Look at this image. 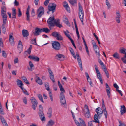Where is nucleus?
I'll list each match as a JSON object with an SVG mask.
<instances>
[{
	"mask_svg": "<svg viewBox=\"0 0 126 126\" xmlns=\"http://www.w3.org/2000/svg\"><path fill=\"white\" fill-rule=\"evenodd\" d=\"M47 22L48 26L50 30L52 29V27H54L55 25L60 28L63 27L62 25L60 24V19H55L54 16L50 17L47 20Z\"/></svg>",
	"mask_w": 126,
	"mask_h": 126,
	"instance_id": "obj_1",
	"label": "nucleus"
},
{
	"mask_svg": "<svg viewBox=\"0 0 126 126\" xmlns=\"http://www.w3.org/2000/svg\"><path fill=\"white\" fill-rule=\"evenodd\" d=\"M58 84L60 88V90L61 91L60 95L61 102L62 105H64L66 103L65 97L63 94L65 92V91L59 81H58Z\"/></svg>",
	"mask_w": 126,
	"mask_h": 126,
	"instance_id": "obj_2",
	"label": "nucleus"
},
{
	"mask_svg": "<svg viewBox=\"0 0 126 126\" xmlns=\"http://www.w3.org/2000/svg\"><path fill=\"white\" fill-rule=\"evenodd\" d=\"M96 112L97 114H95L94 117V120H93V122L95 123L99 124L100 122L98 119H100L103 114V110L100 108L98 107L96 109Z\"/></svg>",
	"mask_w": 126,
	"mask_h": 126,
	"instance_id": "obj_3",
	"label": "nucleus"
},
{
	"mask_svg": "<svg viewBox=\"0 0 126 126\" xmlns=\"http://www.w3.org/2000/svg\"><path fill=\"white\" fill-rule=\"evenodd\" d=\"M79 16L82 22H83L84 12L80 3H79Z\"/></svg>",
	"mask_w": 126,
	"mask_h": 126,
	"instance_id": "obj_4",
	"label": "nucleus"
},
{
	"mask_svg": "<svg viewBox=\"0 0 126 126\" xmlns=\"http://www.w3.org/2000/svg\"><path fill=\"white\" fill-rule=\"evenodd\" d=\"M43 108L41 105H39V108L38 114L41 120L42 121H45V115L43 112Z\"/></svg>",
	"mask_w": 126,
	"mask_h": 126,
	"instance_id": "obj_5",
	"label": "nucleus"
},
{
	"mask_svg": "<svg viewBox=\"0 0 126 126\" xmlns=\"http://www.w3.org/2000/svg\"><path fill=\"white\" fill-rule=\"evenodd\" d=\"M44 8L42 6H40L39 8L37 9V18H40L44 14Z\"/></svg>",
	"mask_w": 126,
	"mask_h": 126,
	"instance_id": "obj_6",
	"label": "nucleus"
},
{
	"mask_svg": "<svg viewBox=\"0 0 126 126\" xmlns=\"http://www.w3.org/2000/svg\"><path fill=\"white\" fill-rule=\"evenodd\" d=\"M1 15L2 17V19H7V15L6 14V8L4 6H2L1 7Z\"/></svg>",
	"mask_w": 126,
	"mask_h": 126,
	"instance_id": "obj_7",
	"label": "nucleus"
},
{
	"mask_svg": "<svg viewBox=\"0 0 126 126\" xmlns=\"http://www.w3.org/2000/svg\"><path fill=\"white\" fill-rule=\"evenodd\" d=\"M56 5L53 3H50L48 7V9L49 11H51L52 13H53L56 10Z\"/></svg>",
	"mask_w": 126,
	"mask_h": 126,
	"instance_id": "obj_8",
	"label": "nucleus"
},
{
	"mask_svg": "<svg viewBox=\"0 0 126 126\" xmlns=\"http://www.w3.org/2000/svg\"><path fill=\"white\" fill-rule=\"evenodd\" d=\"M32 105V108L34 110L36 109V108L37 106L38 103L36 99L34 97H32L30 99Z\"/></svg>",
	"mask_w": 126,
	"mask_h": 126,
	"instance_id": "obj_9",
	"label": "nucleus"
},
{
	"mask_svg": "<svg viewBox=\"0 0 126 126\" xmlns=\"http://www.w3.org/2000/svg\"><path fill=\"white\" fill-rule=\"evenodd\" d=\"M52 46L53 48L56 50H59L61 48L60 44L57 41H54L52 43Z\"/></svg>",
	"mask_w": 126,
	"mask_h": 126,
	"instance_id": "obj_10",
	"label": "nucleus"
},
{
	"mask_svg": "<svg viewBox=\"0 0 126 126\" xmlns=\"http://www.w3.org/2000/svg\"><path fill=\"white\" fill-rule=\"evenodd\" d=\"M2 20L3 23L1 25V28L2 32L5 33L6 32V30L5 26L6 23L7 19H2Z\"/></svg>",
	"mask_w": 126,
	"mask_h": 126,
	"instance_id": "obj_11",
	"label": "nucleus"
},
{
	"mask_svg": "<svg viewBox=\"0 0 126 126\" xmlns=\"http://www.w3.org/2000/svg\"><path fill=\"white\" fill-rule=\"evenodd\" d=\"M55 58L58 60L63 61L64 60V56L63 54H56L55 56Z\"/></svg>",
	"mask_w": 126,
	"mask_h": 126,
	"instance_id": "obj_12",
	"label": "nucleus"
},
{
	"mask_svg": "<svg viewBox=\"0 0 126 126\" xmlns=\"http://www.w3.org/2000/svg\"><path fill=\"white\" fill-rule=\"evenodd\" d=\"M84 108H86L87 110V112L84 113V115L85 117L87 118H89L90 117V110L88 107V106L85 105L84 106Z\"/></svg>",
	"mask_w": 126,
	"mask_h": 126,
	"instance_id": "obj_13",
	"label": "nucleus"
},
{
	"mask_svg": "<svg viewBox=\"0 0 126 126\" xmlns=\"http://www.w3.org/2000/svg\"><path fill=\"white\" fill-rule=\"evenodd\" d=\"M76 56L78 57L77 58V61H78V64L79 65V66L80 68L81 71H82V63L81 60V59L80 58V57L79 55L78 54H76Z\"/></svg>",
	"mask_w": 126,
	"mask_h": 126,
	"instance_id": "obj_14",
	"label": "nucleus"
},
{
	"mask_svg": "<svg viewBox=\"0 0 126 126\" xmlns=\"http://www.w3.org/2000/svg\"><path fill=\"white\" fill-rule=\"evenodd\" d=\"M42 30L41 29L36 28L35 32H33L34 35L37 36L39 35L40 34V33L42 32Z\"/></svg>",
	"mask_w": 126,
	"mask_h": 126,
	"instance_id": "obj_15",
	"label": "nucleus"
},
{
	"mask_svg": "<svg viewBox=\"0 0 126 126\" xmlns=\"http://www.w3.org/2000/svg\"><path fill=\"white\" fill-rule=\"evenodd\" d=\"M48 71L50 75V77L53 82H55V79L53 73L50 69H48Z\"/></svg>",
	"mask_w": 126,
	"mask_h": 126,
	"instance_id": "obj_16",
	"label": "nucleus"
},
{
	"mask_svg": "<svg viewBox=\"0 0 126 126\" xmlns=\"http://www.w3.org/2000/svg\"><path fill=\"white\" fill-rule=\"evenodd\" d=\"M48 71L50 75V77L53 82H55V79L53 73L50 69H48Z\"/></svg>",
	"mask_w": 126,
	"mask_h": 126,
	"instance_id": "obj_17",
	"label": "nucleus"
},
{
	"mask_svg": "<svg viewBox=\"0 0 126 126\" xmlns=\"http://www.w3.org/2000/svg\"><path fill=\"white\" fill-rule=\"evenodd\" d=\"M120 112L121 115H123L126 112V108L124 105H121L120 106Z\"/></svg>",
	"mask_w": 126,
	"mask_h": 126,
	"instance_id": "obj_18",
	"label": "nucleus"
},
{
	"mask_svg": "<svg viewBox=\"0 0 126 126\" xmlns=\"http://www.w3.org/2000/svg\"><path fill=\"white\" fill-rule=\"evenodd\" d=\"M28 57L30 59H32L34 61L37 62L39 61V58L35 55H30L28 56Z\"/></svg>",
	"mask_w": 126,
	"mask_h": 126,
	"instance_id": "obj_19",
	"label": "nucleus"
},
{
	"mask_svg": "<svg viewBox=\"0 0 126 126\" xmlns=\"http://www.w3.org/2000/svg\"><path fill=\"white\" fill-rule=\"evenodd\" d=\"M106 91L107 94V95L109 98H110V88L108 84L106 83Z\"/></svg>",
	"mask_w": 126,
	"mask_h": 126,
	"instance_id": "obj_20",
	"label": "nucleus"
},
{
	"mask_svg": "<svg viewBox=\"0 0 126 126\" xmlns=\"http://www.w3.org/2000/svg\"><path fill=\"white\" fill-rule=\"evenodd\" d=\"M22 32V35L24 37H27L29 35V32L27 30L23 29Z\"/></svg>",
	"mask_w": 126,
	"mask_h": 126,
	"instance_id": "obj_21",
	"label": "nucleus"
},
{
	"mask_svg": "<svg viewBox=\"0 0 126 126\" xmlns=\"http://www.w3.org/2000/svg\"><path fill=\"white\" fill-rule=\"evenodd\" d=\"M74 22L75 25V27L76 28V30L77 34V35L78 37V39L79 38L80 36L79 34V33L78 31V29L77 27V25L76 24V20L75 19H74Z\"/></svg>",
	"mask_w": 126,
	"mask_h": 126,
	"instance_id": "obj_22",
	"label": "nucleus"
},
{
	"mask_svg": "<svg viewBox=\"0 0 126 126\" xmlns=\"http://www.w3.org/2000/svg\"><path fill=\"white\" fill-rule=\"evenodd\" d=\"M0 118L1 122L3 125L4 126H8V125L7 123L6 120H5L4 118L2 116H0Z\"/></svg>",
	"mask_w": 126,
	"mask_h": 126,
	"instance_id": "obj_23",
	"label": "nucleus"
},
{
	"mask_svg": "<svg viewBox=\"0 0 126 126\" xmlns=\"http://www.w3.org/2000/svg\"><path fill=\"white\" fill-rule=\"evenodd\" d=\"M9 42L12 46H14L15 44L14 39L13 37V36L11 34L9 35Z\"/></svg>",
	"mask_w": 126,
	"mask_h": 126,
	"instance_id": "obj_24",
	"label": "nucleus"
},
{
	"mask_svg": "<svg viewBox=\"0 0 126 126\" xmlns=\"http://www.w3.org/2000/svg\"><path fill=\"white\" fill-rule=\"evenodd\" d=\"M16 82L18 86L20 87L22 90H23V87H22V86L23 85V84L22 81L18 79L17 80Z\"/></svg>",
	"mask_w": 126,
	"mask_h": 126,
	"instance_id": "obj_25",
	"label": "nucleus"
},
{
	"mask_svg": "<svg viewBox=\"0 0 126 126\" xmlns=\"http://www.w3.org/2000/svg\"><path fill=\"white\" fill-rule=\"evenodd\" d=\"M63 5L67 11H70V8L67 2L64 1L63 2Z\"/></svg>",
	"mask_w": 126,
	"mask_h": 126,
	"instance_id": "obj_26",
	"label": "nucleus"
},
{
	"mask_svg": "<svg viewBox=\"0 0 126 126\" xmlns=\"http://www.w3.org/2000/svg\"><path fill=\"white\" fill-rule=\"evenodd\" d=\"M17 48L20 51L22 50L23 49V45L20 40L19 41L18 43Z\"/></svg>",
	"mask_w": 126,
	"mask_h": 126,
	"instance_id": "obj_27",
	"label": "nucleus"
},
{
	"mask_svg": "<svg viewBox=\"0 0 126 126\" xmlns=\"http://www.w3.org/2000/svg\"><path fill=\"white\" fill-rule=\"evenodd\" d=\"M29 65L30 66V68H28V69L30 71H31L32 70V68L34 67V65L32 63V62L31 61H30L29 62Z\"/></svg>",
	"mask_w": 126,
	"mask_h": 126,
	"instance_id": "obj_28",
	"label": "nucleus"
},
{
	"mask_svg": "<svg viewBox=\"0 0 126 126\" xmlns=\"http://www.w3.org/2000/svg\"><path fill=\"white\" fill-rule=\"evenodd\" d=\"M82 39L83 40L84 44L85 46V49H86V52L89 55V50H88V47L87 45L86 42L83 37H82Z\"/></svg>",
	"mask_w": 126,
	"mask_h": 126,
	"instance_id": "obj_29",
	"label": "nucleus"
},
{
	"mask_svg": "<svg viewBox=\"0 0 126 126\" xmlns=\"http://www.w3.org/2000/svg\"><path fill=\"white\" fill-rule=\"evenodd\" d=\"M54 121L51 119L48 121L46 126H52L54 124Z\"/></svg>",
	"mask_w": 126,
	"mask_h": 126,
	"instance_id": "obj_30",
	"label": "nucleus"
},
{
	"mask_svg": "<svg viewBox=\"0 0 126 126\" xmlns=\"http://www.w3.org/2000/svg\"><path fill=\"white\" fill-rule=\"evenodd\" d=\"M52 110L51 108H49L47 113V116L48 117L50 118L52 116Z\"/></svg>",
	"mask_w": 126,
	"mask_h": 126,
	"instance_id": "obj_31",
	"label": "nucleus"
},
{
	"mask_svg": "<svg viewBox=\"0 0 126 126\" xmlns=\"http://www.w3.org/2000/svg\"><path fill=\"white\" fill-rule=\"evenodd\" d=\"M36 82L40 85H42L43 84V82L41 80L39 77H37V79L36 80Z\"/></svg>",
	"mask_w": 126,
	"mask_h": 126,
	"instance_id": "obj_32",
	"label": "nucleus"
},
{
	"mask_svg": "<svg viewBox=\"0 0 126 126\" xmlns=\"http://www.w3.org/2000/svg\"><path fill=\"white\" fill-rule=\"evenodd\" d=\"M126 49L125 48L123 47H121L120 48V52L121 53L125 54L126 53Z\"/></svg>",
	"mask_w": 126,
	"mask_h": 126,
	"instance_id": "obj_33",
	"label": "nucleus"
},
{
	"mask_svg": "<svg viewBox=\"0 0 126 126\" xmlns=\"http://www.w3.org/2000/svg\"><path fill=\"white\" fill-rule=\"evenodd\" d=\"M22 80L27 84H29L30 83L28 81L27 79L25 76H24L22 77Z\"/></svg>",
	"mask_w": 126,
	"mask_h": 126,
	"instance_id": "obj_34",
	"label": "nucleus"
},
{
	"mask_svg": "<svg viewBox=\"0 0 126 126\" xmlns=\"http://www.w3.org/2000/svg\"><path fill=\"white\" fill-rule=\"evenodd\" d=\"M42 30V32H45L46 33H48L50 31L47 28H43L41 29Z\"/></svg>",
	"mask_w": 126,
	"mask_h": 126,
	"instance_id": "obj_35",
	"label": "nucleus"
},
{
	"mask_svg": "<svg viewBox=\"0 0 126 126\" xmlns=\"http://www.w3.org/2000/svg\"><path fill=\"white\" fill-rule=\"evenodd\" d=\"M63 20L64 22L69 26H70V24L69 23V21L67 17H65L63 19Z\"/></svg>",
	"mask_w": 126,
	"mask_h": 126,
	"instance_id": "obj_36",
	"label": "nucleus"
},
{
	"mask_svg": "<svg viewBox=\"0 0 126 126\" xmlns=\"http://www.w3.org/2000/svg\"><path fill=\"white\" fill-rule=\"evenodd\" d=\"M56 38V39L58 40H63V37L59 33Z\"/></svg>",
	"mask_w": 126,
	"mask_h": 126,
	"instance_id": "obj_37",
	"label": "nucleus"
},
{
	"mask_svg": "<svg viewBox=\"0 0 126 126\" xmlns=\"http://www.w3.org/2000/svg\"><path fill=\"white\" fill-rule=\"evenodd\" d=\"M37 96L39 99L43 103L44 102L43 100L42 96L40 94H38L37 95Z\"/></svg>",
	"mask_w": 126,
	"mask_h": 126,
	"instance_id": "obj_38",
	"label": "nucleus"
},
{
	"mask_svg": "<svg viewBox=\"0 0 126 126\" xmlns=\"http://www.w3.org/2000/svg\"><path fill=\"white\" fill-rule=\"evenodd\" d=\"M16 10L15 9L12 10V18H16Z\"/></svg>",
	"mask_w": 126,
	"mask_h": 126,
	"instance_id": "obj_39",
	"label": "nucleus"
},
{
	"mask_svg": "<svg viewBox=\"0 0 126 126\" xmlns=\"http://www.w3.org/2000/svg\"><path fill=\"white\" fill-rule=\"evenodd\" d=\"M59 33L56 32H54L52 33L51 35L53 37H56L58 35Z\"/></svg>",
	"mask_w": 126,
	"mask_h": 126,
	"instance_id": "obj_40",
	"label": "nucleus"
},
{
	"mask_svg": "<svg viewBox=\"0 0 126 126\" xmlns=\"http://www.w3.org/2000/svg\"><path fill=\"white\" fill-rule=\"evenodd\" d=\"M32 48V45H30V47L29 48L27 49V50L26 51L27 52L28 54H30L31 52V50Z\"/></svg>",
	"mask_w": 126,
	"mask_h": 126,
	"instance_id": "obj_41",
	"label": "nucleus"
},
{
	"mask_svg": "<svg viewBox=\"0 0 126 126\" xmlns=\"http://www.w3.org/2000/svg\"><path fill=\"white\" fill-rule=\"evenodd\" d=\"M79 121L80 123V124H81L84 126H85L86 124L84 121L81 118H79Z\"/></svg>",
	"mask_w": 126,
	"mask_h": 126,
	"instance_id": "obj_42",
	"label": "nucleus"
},
{
	"mask_svg": "<svg viewBox=\"0 0 126 126\" xmlns=\"http://www.w3.org/2000/svg\"><path fill=\"white\" fill-rule=\"evenodd\" d=\"M97 76L98 78L100 80L101 84H102L103 83V81L102 79L101 78V77L100 74L97 75Z\"/></svg>",
	"mask_w": 126,
	"mask_h": 126,
	"instance_id": "obj_43",
	"label": "nucleus"
},
{
	"mask_svg": "<svg viewBox=\"0 0 126 126\" xmlns=\"http://www.w3.org/2000/svg\"><path fill=\"white\" fill-rule=\"evenodd\" d=\"M45 85L46 90L47 91H49V88L48 83H45Z\"/></svg>",
	"mask_w": 126,
	"mask_h": 126,
	"instance_id": "obj_44",
	"label": "nucleus"
},
{
	"mask_svg": "<svg viewBox=\"0 0 126 126\" xmlns=\"http://www.w3.org/2000/svg\"><path fill=\"white\" fill-rule=\"evenodd\" d=\"M94 67L97 74H100V72L98 69V67L96 64H95L94 65Z\"/></svg>",
	"mask_w": 126,
	"mask_h": 126,
	"instance_id": "obj_45",
	"label": "nucleus"
},
{
	"mask_svg": "<svg viewBox=\"0 0 126 126\" xmlns=\"http://www.w3.org/2000/svg\"><path fill=\"white\" fill-rule=\"evenodd\" d=\"M69 49L71 54L72 55L73 54L74 55L75 54V53L74 51L73 50V48H72L71 47H69Z\"/></svg>",
	"mask_w": 126,
	"mask_h": 126,
	"instance_id": "obj_46",
	"label": "nucleus"
},
{
	"mask_svg": "<svg viewBox=\"0 0 126 126\" xmlns=\"http://www.w3.org/2000/svg\"><path fill=\"white\" fill-rule=\"evenodd\" d=\"M106 4L107 5V6H108V9L110 8L111 7V5L110 4V3H109V1L108 0H106Z\"/></svg>",
	"mask_w": 126,
	"mask_h": 126,
	"instance_id": "obj_47",
	"label": "nucleus"
},
{
	"mask_svg": "<svg viewBox=\"0 0 126 126\" xmlns=\"http://www.w3.org/2000/svg\"><path fill=\"white\" fill-rule=\"evenodd\" d=\"M64 32L65 35L68 38L69 40L72 38L69 34L67 33L65 31H64Z\"/></svg>",
	"mask_w": 126,
	"mask_h": 126,
	"instance_id": "obj_48",
	"label": "nucleus"
},
{
	"mask_svg": "<svg viewBox=\"0 0 126 126\" xmlns=\"http://www.w3.org/2000/svg\"><path fill=\"white\" fill-rule=\"evenodd\" d=\"M104 114L105 115L106 118V119L107 117L108 114L106 109L103 110Z\"/></svg>",
	"mask_w": 126,
	"mask_h": 126,
	"instance_id": "obj_49",
	"label": "nucleus"
},
{
	"mask_svg": "<svg viewBox=\"0 0 126 126\" xmlns=\"http://www.w3.org/2000/svg\"><path fill=\"white\" fill-rule=\"evenodd\" d=\"M49 95L50 97L51 100V101H53V97H52V94L51 92H50L49 93Z\"/></svg>",
	"mask_w": 126,
	"mask_h": 126,
	"instance_id": "obj_50",
	"label": "nucleus"
},
{
	"mask_svg": "<svg viewBox=\"0 0 126 126\" xmlns=\"http://www.w3.org/2000/svg\"><path fill=\"white\" fill-rule=\"evenodd\" d=\"M119 126H126L125 124L123 122H122L121 121H119Z\"/></svg>",
	"mask_w": 126,
	"mask_h": 126,
	"instance_id": "obj_51",
	"label": "nucleus"
},
{
	"mask_svg": "<svg viewBox=\"0 0 126 126\" xmlns=\"http://www.w3.org/2000/svg\"><path fill=\"white\" fill-rule=\"evenodd\" d=\"M32 43L33 44L37 45V44L36 43V38H35L33 40L32 39Z\"/></svg>",
	"mask_w": 126,
	"mask_h": 126,
	"instance_id": "obj_52",
	"label": "nucleus"
},
{
	"mask_svg": "<svg viewBox=\"0 0 126 126\" xmlns=\"http://www.w3.org/2000/svg\"><path fill=\"white\" fill-rule=\"evenodd\" d=\"M22 90V91L25 94H26L27 95H29V94L28 93L27 91L25 89H23H23Z\"/></svg>",
	"mask_w": 126,
	"mask_h": 126,
	"instance_id": "obj_53",
	"label": "nucleus"
},
{
	"mask_svg": "<svg viewBox=\"0 0 126 126\" xmlns=\"http://www.w3.org/2000/svg\"><path fill=\"white\" fill-rule=\"evenodd\" d=\"M18 16L19 17H20L22 15V13L21 12V11L20 10V8H18Z\"/></svg>",
	"mask_w": 126,
	"mask_h": 126,
	"instance_id": "obj_54",
	"label": "nucleus"
},
{
	"mask_svg": "<svg viewBox=\"0 0 126 126\" xmlns=\"http://www.w3.org/2000/svg\"><path fill=\"white\" fill-rule=\"evenodd\" d=\"M2 55L5 58L6 57L7 55L4 51L3 50L2 51Z\"/></svg>",
	"mask_w": 126,
	"mask_h": 126,
	"instance_id": "obj_55",
	"label": "nucleus"
},
{
	"mask_svg": "<svg viewBox=\"0 0 126 126\" xmlns=\"http://www.w3.org/2000/svg\"><path fill=\"white\" fill-rule=\"evenodd\" d=\"M113 86L116 89L117 91L118 92V86L116 83H114L113 84Z\"/></svg>",
	"mask_w": 126,
	"mask_h": 126,
	"instance_id": "obj_56",
	"label": "nucleus"
},
{
	"mask_svg": "<svg viewBox=\"0 0 126 126\" xmlns=\"http://www.w3.org/2000/svg\"><path fill=\"white\" fill-rule=\"evenodd\" d=\"M113 56L116 59H118V55L117 53L114 54Z\"/></svg>",
	"mask_w": 126,
	"mask_h": 126,
	"instance_id": "obj_57",
	"label": "nucleus"
},
{
	"mask_svg": "<svg viewBox=\"0 0 126 126\" xmlns=\"http://www.w3.org/2000/svg\"><path fill=\"white\" fill-rule=\"evenodd\" d=\"M23 101L24 103L25 104H27V98L26 97H24L23 99Z\"/></svg>",
	"mask_w": 126,
	"mask_h": 126,
	"instance_id": "obj_58",
	"label": "nucleus"
},
{
	"mask_svg": "<svg viewBox=\"0 0 126 126\" xmlns=\"http://www.w3.org/2000/svg\"><path fill=\"white\" fill-rule=\"evenodd\" d=\"M53 89L54 90L57 91V85H53Z\"/></svg>",
	"mask_w": 126,
	"mask_h": 126,
	"instance_id": "obj_59",
	"label": "nucleus"
},
{
	"mask_svg": "<svg viewBox=\"0 0 126 126\" xmlns=\"http://www.w3.org/2000/svg\"><path fill=\"white\" fill-rule=\"evenodd\" d=\"M49 2V1H47V0H46V1L44 2V5L45 6H47L48 5Z\"/></svg>",
	"mask_w": 126,
	"mask_h": 126,
	"instance_id": "obj_60",
	"label": "nucleus"
},
{
	"mask_svg": "<svg viewBox=\"0 0 126 126\" xmlns=\"http://www.w3.org/2000/svg\"><path fill=\"white\" fill-rule=\"evenodd\" d=\"M92 122L93 121L88 122V126H93Z\"/></svg>",
	"mask_w": 126,
	"mask_h": 126,
	"instance_id": "obj_61",
	"label": "nucleus"
},
{
	"mask_svg": "<svg viewBox=\"0 0 126 126\" xmlns=\"http://www.w3.org/2000/svg\"><path fill=\"white\" fill-rule=\"evenodd\" d=\"M102 68L103 70L105 72H105H108L105 66V67H103Z\"/></svg>",
	"mask_w": 126,
	"mask_h": 126,
	"instance_id": "obj_62",
	"label": "nucleus"
},
{
	"mask_svg": "<svg viewBox=\"0 0 126 126\" xmlns=\"http://www.w3.org/2000/svg\"><path fill=\"white\" fill-rule=\"evenodd\" d=\"M102 68L103 70L105 72H105H108L105 66V67H103Z\"/></svg>",
	"mask_w": 126,
	"mask_h": 126,
	"instance_id": "obj_63",
	"label": "nucleus"
},
{
	"mask_svg": "<svg viewBox=\"0 0 126 126\" xmlns=\"http://www.w3.org/2000/svg\"><path fill=\"white\" fill-rule=\"evenodd\" d=\"M14 3L16 6H17L19 5V3L16 0H15Z\"/></svg>",
	"mask_w": 126,
	"mask_h": 126,
	"instance_id": "obj_64",
	"label": "nucleus"
}]
</instances>
